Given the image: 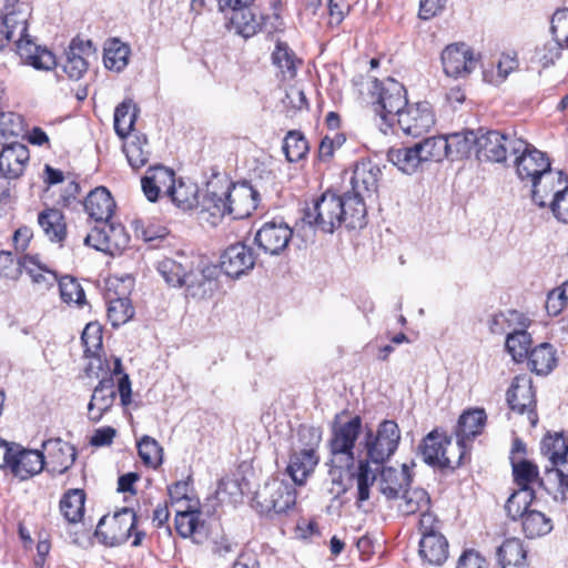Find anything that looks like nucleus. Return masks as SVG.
I'll return each instance as SVG.
<instances>
[{"instance_id":"nucleus-37","label":"nucleus","mask_w":568,"mask_h":568,"mask_svg":"<svg viewBox=\"0 0 568 568\" xmlns=\"http://www.w3.org/2000/svg\"><path fill=\"white\" fill-rule=\"evenodd\" d=\"M560 185L568 181L567 175L562 171L554 172L551 168L547 170V173H542L540 178L536 179V181L531 182V200L539 207H545L547 205L546 197L557 191L555 190V182Z\"/></svg>"},{"instance_id":"nucleus-4","label":"nucleus","mask_w":568,"mask_h":568,"mask_svg":"<svg viewBox=\"0 0 568 568\" xmlns=\"http://www.w3.org/2000/svg\"><path fill=\"white\" fill-rule=\"evenodd\" d=\"M362 432V418L354 416L348 422H334L328 442L331 463L335 468L354 465V447Z\"/></svg>"},{"instance_id":"nucleus-3","label":"nucleus","mask_w":568,"mask_h":568,"mask_svg":"<svg viewBox=\"0 0 568 568\" xmlns=\"http://www.w3.org/2000/svg\"><path fill=\"white\" fill-rule=\"evenodd\" d=\"M541 452L549 459L544 476H539L538 487L548 494H565L568 489V446L562 435L546 436L541 440Z\"/></svg>"},{"instance_id":"nucleus-17","label":"nucleus","mask_w":568,"mask_h":568,"mask_svg":"<svg viewBox=\"0 0 568 568\" xmlns=\"http://www.w3.org/2000/svg\"><path fill=\"white\" fill-rule=\"evenodd\" d=\"M229 215L235 220L248 217L257 207L258 192L247 182L235 183L224 190Z\"/></svg>"},{"instance_id":"nucleus-58","label":"nucleus","mask_w":568,"mask_h":568,"mask_svg":"<svg viewBox=\"0 0 568 568\" xmlns=\"http://www.w3.org/2000/svg\"><path fill=\"white\" fill-rule=\"evenodd\" d=\"M59 291L62 301L67 304H85V294L81 284L72 276H63L59 280Z\"/></svg>"},{"instance_id":"nucleus-35","label":"nucleus","mask_w":568,"mask_h":568,"mask_svg":"<svg viewBox=\"0 0 568 568\" xmlns=\"http://www.w3.org/2000/svg\"><path fill=\"white\" fill-rule=\"evenodd\" d=\"M317 463L318 457L315 449L312 447L304 448L291 456L287 473L295 484L302 485Z\"/></svg>"},{"instance_id":"nucleus-15","label":"nucleus","mask_w":568,"mask_h":568,"mask_svg":"<svg viewBox=\"0 0 568 568\" xmlns=\"http://www.w3.org/2000/svg\"><path fill=\"white\" fill-rule=\"evenodd\" d=\"M442 63L448 77L463 78L475 70L477 59L466 43H452L443 50Z\"/></svg>"},{"instance_id":"nucleus-49","label":"nucleus","mask_w":568,"mask_h":568,"mask_svg":"<svg viewBox=\"0 0 568 568\" xmlns=\"http://www.w3.org/2000/svg\"><path fill=\"white\" fill-rule=\"evenodd\" d=\"M416 145L423 162H440L449 156L448 142L444 135L424 139L422 142L416 143Z\"/></svg>"},{"instance_id":"nucleus-27","label":"nucleus","mask_w":568,"mask_h":568,"mask_svg":"<svg viewBox=\"0 0 568 568\" xmlns=\"http://www.w3.org/2000/svg\"><path fill=\"white\" fill-rule=\"evenodd\" d=\"M175 528L182 538H191L195 544H203L207 538L205 521L201 519L200 510L178 511Z\"/></svg>"},{"instance_id":"nucleus-54","label":"nucleus","mask_w":568,"mask_h":568,"mask_svg":"<svg viewBox=\"0 0 568 568\" xmlns=\"http://www.w3.org/2000/svg\"><path fill=\"white\" fill-rule=\"evenodd\" d=\"M429 504L430 497L428 493L423 488H414L404 491L399 510L404 515H413L417 511L428 510Z\"/></svg>"},{"instance_id":"nucleus-8","label":"nucleus","mask_w":568,"mask_h":568,"mask_svg":"<svg viewBox=\"0 0 568 568\" xmlns=\"http://www.w3.org/2000/svg\"><path fill=\"white\" fill-rule=\"evenodd\" d=\"M377 91V100L374 102V111L381 119L392 125L399 113L408 105L406 98V89L398 81L388 78L385 81H375Z\"/></svg>"},{"instance_id":"nucleus-18","label":"nucleus","mask_w":568,"mask_h":568,"mask_svg":"<svg viewBox=\"0 0 568 568\" xmlns=\"http://www.w3.org/2000/svg\"><path fill=\"white\" fill-rule=\"evenodd\" d=\"M45 465L44 455L37 449H26L18 444H12V450L7 469L20 479H28L39 474Z\"/></svg>"},{"instance_id":"nucleus-52","label":"nucleus","mask_w":568,"mask_h":568,"mask_svg":"<svg viewBox=\"0 0 568 568\" xmlns=\"http://www.w3.org/2000/svg\"><path fill=\"white\" fill-rule=\"evenodd\" d=\"M513 475L518 488H531L535 490L538 487V468L527 459H521L517 463L513 462Z\"/></svg>"},{"instance_id":"nucleus-64","label":"nucleus","mask_w":568,"mask_h":568,"mask_svg":"<svg viewBox=\"0 0 568 568\" xmlns=\"http://www.w3.org/2000/svg\"><path fill=\"white\" fill-rule=\"evenodd\" d=\"M22 132L21 119L13 113L0 118V143H9V138H18Z\"/></svg>"},{"instance_id":"nucleus-51","label":"nucleus","mask_w":568,"mask_h":568,"mask_svg":"<svg viewBox=\"0 0 568 568\" xmlns=\"http://www.w3.org/2000/svg\"><path fill=\"white\" fill-rule=\"evenodd\" d=\"M109 232H110V237H108L106 240H105V237H103L102 240H99L100 241L99 242L100 252H103V253H106L110 255H115V254L121 253L129 245V242H130V236L125 232L124 226L121 224L110 222Z\"/></svg>"},{"instance_id":"nucleus-20","label":"nucleus","mask_w":568,"mask_h":568,"mask_svg":"<svg viewBox=\"0 0 568 568\" xmlns=\"http://www.w3.org/2000/svg\"><path fill=\"white\" fill-rule=\"evenodd\" d=\"M94 53L91 40H83L75 37L71 40L65 50V60L62 64L63 71L71 80H79L88 71V58Z\"/></svg>"},{"instance_id":"nucleus-40","label":"nucleus","mask_w":568,"mask_h":568,"mask_svg":"<svg viewBox=\"0 0 568 568\" xmlns=\"http://www.w3.org/2000/svg\"><path fill=\"white\" fill-rule=\"evenodd\" d=\"M230 23L237 34L247 39L262 30L263 17H257L256 13L246 7L234 11L230 18Z\"/></svg>"},{"instance_id":"nucleus-24","label":"nucleus","mask_w":568,"mask_h":568,"mask_svg":"<svg viewBox=\"0 0 568 568\" xmlns=\"http://www.w3.org/2000/svg\"><path fill=\"white\" fill-rule=\"evenodd\" d=\"M116 397L114 379L103 377L93 389V394L88 405L90 420L97 423L112 407Z\"/></svg>"},{"instance_id":"nucleus-12","label":"nucleus","mask_w":568,"mask_h":568,"mask_svg":"<svg viewBox=\"0 0 568 568\" xmlns=\"http://www.w3.org/2000/svg\"><path fill=\"white\" fill-rule=\"evenodd\" d=\"M447 446H450V437L438 429H434L423 439L419 445V453L423 460L429 466L440 469H455L458 467V459L445 455V453H448Z\"/></svg>"},{"instance_id":"nucleus-25","label":"nucleus","mask_w":568,"mask_h":568,"mask_svg":"<svg viewBox=\"0 0 568 568\" xmlns=\"http://www.w3.org/2000/svg\"><path fill=\"white\" fill-rule=\"evenodd\" d=\"M173 179L174 172L163 165L149 168L141 179V186L145 197L150 202H156L162 189H166L169 194Z\"/></svg>"},{"instance_id":"nucleus-28","label":"nucleus","mask_w":568,"mask_h":568,"mask_svg":"<svg viewBox=\"0 0 568 568\" xmlns=\"http://www.w3.org/2000/svg\"><path fill=\"white\" fill-rule=\"evenodd\" d=\"M412 477L407 465L400 469L383 467L379 478V491L387 499H396L402 490L410 484Z\"/></svg>"},{"instance_id":"nucleus-33","label":"nucleus","mask_w":568,"mask_h":568,"mask_svg":"<svg viewBox=\"0 0 568 568\" xmlns=\"http://www.w3.org/2000/svg\"><path fill=\"white\" fill-rule=\"evenodd\" d=\"M351 479L356 484V507L365 509V504L371 497V488L376 481V474L368 459L358 460L356 469L351 474Z\"/></svg>"},{"instance_id":"nucleus-45","label":"nucleus","mask_w":568,"mask_h":568,"mask_svg":"<svg viewBox=\"0 0 568 568\" xmlns=\"http://www.w3.org/2000/svg\"><path fill=\"white\" fill-rule=\"evenodd\" d=\"M535 499V490L531 488H517L508 497L505 504L507 516L511 520H518L531 510L530 506Z\"/></svg>"},{"instance_id":"nucleus-6","label":"nucleus","mask_w":568,"mask_h":568,"mask_svg":"<svg viewBox=\"0 0 568 568\" xmlns=\"http://www.w3.org/2000/svg\"><path fill=\"white\" fill-rule=\"evenodd\" d=\"M400 439V430L395 420L385 419L376 433L368 429L364 437V447L368 460L383 464L397 450Z\"/></svg>"},{"instance_id":"nucleus-21","label":"nucleus","mask_w":568,"mask_h":568,"mask_svg":"<svg viewBox=\"0 0 568 568\" xmlns=\"http://www.w3.org/2000/svg\"><path fill=\"white\" fill-rule=\"evenodd\" d=\"M253 250L244 243L229 246L221 257V268L230 277H240L255 265Z\"/></svg>"},{"instance_id":"nucleus-7","label":"nucleus","mask_w":568,"mask_h":568,"mask_svg":"<svg viewBox=\"0 0 568 568\" xmlns=\"http://www.w3.org/2000/svg\"><path fill=\"white\" fill-rule=\"evenodd\" d=\"M220 275V267L217 265L209 263L202 257L193 260V266H191L185 276V288L186 296L194 300H207L211 298L214 292L217 290V277Z\"/></svg>"},{"instance_id":"nucleus-14","label":"nucleus","mask_w":568,"mask_h":568,"mask_svg":"<svg viewBox=\"0 0 568 568\" xmlns=\"http://www.w3.org/2000/svg\"><path fill=\"white\" fill-rule=\"evenodd\" d=\"M293 231L283 221L265 222L255 233L254 242L268 255H280L292 240Z\"/></svg>"},{"instance_id":"nucleus-61","label":"nucleus","mask_w":568,"mask_h":568,"mask_svg":"<svg viewBox=\"0 0 568 568\" xmlns=\"http://www.w3.org/2000/svg\"><path fill=\"white\" fill-rule=\"evenodd\" d=\"M526 321L527 318L517 311L498 313L494 314L489 320V329L493 334H503L506 332L505 323H508V328H510L513 322H517L519 326H526Z\"/></svg>"},{"instance_id":"nucleus-9","label":"nucleus","mask_w":568,"mask_h":568,"mask_svg":"<svg viewBox=\"0 0 568 568\" xmlns=\"http://www.w3.org/2000/svg\"><path fill=\"white\" fill-rule=\"evenodd\" d=\"M136 525L133 509L124 507L109 518L103 516L97 526L95 536L105 545L115 547L126 542Z\"/></svg>"},{"instance_id":"nucleus-1","label":"nucleus","mask_w":568,"mask_h":568,"mask_svg":"<svg viewBox=\"0 0 568 568\" xmlns=\"http://www.w3.org/2000/svg\"><path fill=\"white\" fill-rule=\"evenodd\" d=\"M366 213L365 202L359 197L327 191L304 210L303 222L324 233H333L342 223L348 229H362Z\"/></svg>"},{"instance_id":"nucleus-55","label":"nucleus","mask_w":568,"mask_h":568,"mask_svg":"<svg viewBox=\"0 0 568 568\" xmlns=\"http://www.w3.org/2000/svg\"><path fill=\"white\" fill-rule=\"evenodd\" d=\"M134 315V307L126 297L110 298L108 302V318L113 327L125 324Z\"/></svg>"},{"instance_id":"nucleus-38","label":"nucleus","mask_w":568,"mask_h":568,"mask_svg":"<svg viewBox=\"0 0 568 568\" xmlns=\"http://www.w3.org/2000/svg\"><path fill=\"white\" fill-rule=\"evenodd\" d=\"M479 130H466L446 136L448 154L457 159L468 158L473 152L477 155Z\"/></svg>"},{"instance_id":"nucleus-47","label":"nucleus","mask_w":568,"mask_h":568,"mask_svg":"<svg viewBox=\"0 0 568 568\" xmlns=\"http://www.w3.org/2000/svg\"><path fill=\"white\" fill-rule=\"evenodd\" d=\"M526 326H520L519 328H514L513 332L507 334L506 338V349L511 355L515 362H523L526 357L529 356V348L531 344V337L525 329Z\"/></svg>"},{"instance_id":"nucleus-29","label":"nucleus","mask_w":568,"mask_h":568,"mask_svg":"<svg viewBox=\"0 0 568 568\" xmlns=\"http://www.w3.org/2000/svg\"><path fill=\"white\" fill-rule=\"evenodd\" d=\"M197 206H200V219L212 226L217 225L223 216L229 214L224 190L217 192L209 189Z\"/></svg>"},{"instance_id":"nucleus-11","label":"nucleus","mask_w":568,"mask_h":568,"mask_svg":"<svg viewBox=\"0 0 568 568\" xmlns=\"http://www.w3.org/2000/svg\"><path fill=\"white\" fill-rule=\"evenodd\" d=\"M521 141L515 133L485 131L479 129L477 159L490 163H505L514 154L515 142Z\"/></svg>"},{"instance_id":"nucleus-50","label":"nucleus","mask_w":568,"mask_h":568,"mask_svg":"<svg viewBox=\"0 0 568 568\" xmlns=\"http://www.w3.org/2000/svg\"><path fill=\"white\" fill-rule=\"evenodd\" d=\"M20 266L36 284L49 287L58 281L57 274L43 267L33 256H23Z\"/></svg>"},{"instance_id":"nucleus-22","label":"nucleus","mask_w":568,"mask_h":568,"mask_svg":"<svg viewBox=\"0 0 568 568\" xmlns=\"http://www.w3.org/2000/svg\"><path fill=\"white\" fill-rule=\"evenodd\" d=\"M48 454L45 465L52 474H64L74 463L77 457L75 448L61 438H50L42 445Z\"/></svg>"},{"instance_id":"nucleus-16","label":"nucleus","mask_w":568,"mask_h":568,"mask_svg":"<svg viewBox=\"0 0 568 568\" xmlns=\"http://www.w3.org/2000/svg\"><path fill=\"white\" fill-rule=\"evenodd\" d=\"M397 122L405 134L417 138L433 128L435 115L432 105L424 101L407 105L399 113Z\"/></svg>"},{"instance_id":"nucleus-46","label":"nucleus","mask_w":568,"mask_h":568,"mask_svg":"<svg viewBox=\"0 0 568 568\" xmlns=\"http://www.w3.org/2000/svg\"><path fill=\"white\" fill-rule=\"evenodd\" d=\"M387 159L406 174L414 173L420 163H423L417 145L399 149H390Z\"/></svg>"},{"instance_id":"nucleus-2","label":"nucleus","mask_w":568,"mask_h":568,"mask_svg":"<svg viewBox=\"0 0 568 568\" xmlns=\"http://www.w3.org/2000/svg\"><path fill=\"white\" fill-rule=\"evenodd\" d=\"M18 2L19 0H7V13L3 18L6 39L13 40L20 57L26 59L33 68L51 70L57 64L55 57L48 49L41 48L33 42L28 33L27 14L13 9Z\"/></svg>"},{"instance_id":"nucleus-57","label":"nucleus","mask_w":568,"mask_h":568,"mask_svg":"<svg viewBox=\"0 0 568 568\" xmlns=\"http://www.w3.org/2000/svg\"><path fill=\"white\" fill-rule=\"evenodd\" d=\"M130 49L118 40L104 49V65L110 70L121 71L128 64Z\"/></svg>"},{"instance_id":"nucleus-39","label":"nucleus","mask_w":568,"mask_h":568,"mask_svg":"<svg viewBox=\"0 0 568 568\" xmlns=\"http://www.w3.org/2000/svg\"><path fill=\"white\" fill-rule=\"evenodd\" d=\"M172 202L183 211H189L199 205V187L191 181L179 180L173 182L168 194Z\"/></svg>"},{"instance_id":"nucleus-60","label":"nucleus","mask_w":568,"mask_h":568,"mask_svg":"<svg viewBox=\"0 0 568 568\" xmlns=\"http://www.w3.org/2000/svg\"><path fill=\"white\" fill-rule=\"evenodd\" d=\"M102 334L103 332L100 324H87L81 335L85 357L102 351Z\"/></svg>"},{"instance_id":"nucleus-62","label":"nucleus","mask_w":568,"mask_h":568,"mask_svg":"<svg viewBox=\"0 0 568 568\" xmlns=\"http://www.w3.org/2000/svg\"><path fill=\"white\" fill-rule=\"evenodd\" d=\"M552 38L568 49V8L557 10L550 21Z\"/></svg>"},{"instance_id":"nucleus-41","label":"nucleus","mask_w":568,"mask_h":568,"mask_svg":"<svg viewBox=\"0 0 568 568\" xmlns=\"http://www.w3.org/2000/svg\"><path fill=\"white\" fill-rule=\"evenodd\" d=\"M556 351L549 343H541L532 348L528 356V365L538 375H547L556 366Z\"/></svg>"},{"instance_id":"nucleus-10","label":"nucleus","mask_w":568,"mask_h":568,"mask_svg":"<svg viewBox=\"0 0 568 568\" xmlns=\"http://www.w3.org/2000/svg\"><path fill=\"white\" fill-rule=\"evenodd\" d=\"M513 155H515L514 165L517 175L521 181L531 183L551 168L547 154L524 139L515 142Z\"/></svg>"},{"instance_id":"nucleus-59","label":"nucleus","mask_w":568,"mask_h":568,"mask_svg":"<svg viewBox=\"0 0 568 568\" xmlns=\"http://www.w3.org/2000/svg\"><path fill=\"white\" fill-rule=\"evenodd\" d=\"M138 452L145 465L156 468L162 464L163 449L154 438L143 436L138 443Z\"/></svg>"},{"instance_id":"nucleus-31","label":"nucleus","mask_w":568,"mask_h":568,"mask_svg":"<svg viewBox=\"0 0 568 568\" xmlns=\"http://www.w3.org/2000/svg\"><path fill=\"white\" fill-rule=\"evenodd\" d=\"M500 568H527V550L519 538L506 539L496 551Z\"/></svg>"},{"instance_id":"nucleus-43","label":"nucleus","mask_w":568,"mask_h":568,"mask_svg":"<svg viewBox=\"0 0 568 568\" xmlns=\"http://www.w3.org/2000/svg\"><path fill=\"white\" fill-rule=\"evenodd\" d=\"M139 108L131 99L124 100L114 111V130L121 138H126L132 131L138 118Z\"/></svg>"},{"instance_id":"nucleus-23","label":"nucleus","mask_w":568,"mask_h":568,"mask_svg":"<svg viewBox=\"0 0 568 568\" xmlns=\"http://www.w3.org/2000/svg\"><path fill=\"white\" fill-rule=\"evenodd\" d=\"M0 172L9 178H19L29 161L28 148L17 141L1 142Z\"/></svg>"},{"instance_id":"nucleus-34","label":"nucleus","mask_w":568,"mask_h":568,"mask_svg":"<svg viewBox=\"0 0 568 568\" xmlns=\"http://www.w3.org/2000/svg\"><path fill=\"white\" fill-rule=\"evenodd\" d=\"M419 554L429 565L440 566L448 558V541L442 534H426L419 541Z\"/></svg>"},{"instance_id":"nucleus-56","label":"nucleus","mask_w":568,"mask_h":568,"mask_svg":"<svg viewBox=\"0 0 568 568\" xmlns=\"http://www.w3.org/2000/svg\"><path fill=\"white\" fill-rule=\"evenodd\" d=\"M308 151V143L304 135L297 131H290L283 141V152L288 162L302 160Z\"/></svg>"},{"instance_id":"nucleus-63","label":"nucleus","mask_w":568,"mask_h":568,"mask_svg":"<svg viewBox=\"0 0 568 568\" xmlns=\"http://www.w3.org/2000/svg\"><path fill=\"white\" fill-rule=\"evenodd\" d=\"M143 143H146L145 138H135V140L124 145L128 162L133 169H140L149 160V153L143 150Z\"/></svg>"},{"instance_id":"nucleus-36","label":"nucleus","mask_w":568,"mask_h":568,"mask_svg":"<svg viewBox=\"0 0 568 568\" xmlns=\"http://www.w3.org/2000/svg\"><path fill=\"white\" fill-rule=\"evenodd\" d=\"M38 224L49 241L61 243L67 236V224L62 212L58 209H47L39 213Z\"/></svg>"},{"instance_id":"nucleus-26","label":"nucleus","mask_w":568,"mask_h":568,"mask_svg":"<svg viewBox=\"0 0 568 568\" xmlns=\"http://www.w3.org/2000/svg\"><path fill=\"white\" fill-rule=\"evenodd\" d=\"M85 212L98 222H109L115 209V202L104 186L91 191L84 201Z\"/></svg>"},{"instance_id":"nucleus-42","label":"nucleus","mask_w":568,"mask_h":568,"mask_svg":"<svg viewBox=\"0 0 568 568\" xmlns=\"http://www.w3.org/2000/svg\"><path fill=\"white\" fill-rule=\"evenodd\" d=\"M520 520L525 536L530 539L545 536L554 528L551 518L536 509L526 513Z\"/></svg>"},{"instance_id":"nucleus-32","label":"nucleus","mask_w":568,"mask_h":568,"mask_svg":"<svg viewBox=\"0 0 568 568\" xmlns=\"http://www.w3.org/2000/svg\"><path fill=\"white\" fill-rule=\"evenodd\" d=\"M486 413L481 408H475L464 412L457 422L455 435L459 443L473 440L481 434L486 424Z\"/></svg>"},{"instance_id":"nucleus-19","label":"nucleus","mask_w":568,"mask_h":568,"mask_svg":"<svg viewBox=\"0 0 568 568\" xmlns=\"http://www.w3.org/2000/svg\"><path fill=\"white\" fill-rule=\"evenodd\" d=\"M381 174L379 166L373 161H357L351 178L352 192H346L347 196H357L364 202L365 195H371L377 191Z\"/></svg>"},{"instance_id":"nucleus-30","label":"nucleus","mask_w":568,"mask_h":568,"mask_svg":"<svg viewBox=\"0 0 568 568\" xmlns=\"http://www.w3.org/2000/svg\"><path fill=\"white\" fill-rule=\"evenodd\" d=\"M193 260L183 254L178 258H164L158 263L156 270L170 286L182 287Z\"/></svg>"},{"instance_id":"nucleus-53","label":"nucleus","mask_w":568,"mask_h":568,"mask_svg":"<svg viewBox=\"0 0 568 568\" xmlns=\"http://www.w3.org/2000/svg\"><path fill=\"white\" fill-rule=\"evenodd\" d=\"M564 48L566 47L551 38L536 47L531 62L539 64L542 69L554 65L560 58Z\"/></svg>"},{"instance_id":"nucleus-5","label":"nucleus","mask_w":568,"mask_h":568,"mask_svg":"<svg viewBox=\"0 0 568 568\" xmlns=\"http://www.w3.org/2000/svg\"><path fill=\"white\" fill-rule=\"evenodd\" d=\"M254 506L263 515H281L295 506L296 491L294 485L280 478H272L256 491Z\"/></svg>"},{"instance_id":"nucleus-13","label":"nucleus","mask_w":568,"mask_h":568,"mask_svg":"<svg viewBox=\"0 0 568 568\" xmlns=\"http://www.w3.org/2000/svg\"><path fill=\"white\" fill-rule=\"evenodd\" d=\"M507 403L511 410L518 414L527 413L530 424L536 426L538 422L535 410L536 393L529 376L519 375L514 378L507 392Z\"/></svg>"},{"instance_id":"nucleus-44","label":"nucleus","mask_w":568,"mask_h":568,"mask_svg":"<svg viewBox=\"0 0 568 568\" xmlns=\"http://www.w3.org/2000/svg\"><path fill=\"white\" fill-rule=\"evenodd\" d=\"M85 494L82 489H69L60 500L63 517L72 524L79 523L84 515Z\"/></svg>"},{"instance_id":"nucleus-48","label":"nucleus","mask_w":568,"mask_h":568,"mask_svg":"<svg viewBox=\"0 0 568 568\" xmlns=\"http://www.w3.org/2000/svg\"><path fill=\"white\" fill-rule=\"evenodd\" d=\"M273 63L280 69L284 79H293L297 72V63L301 61L296 58L294 51L285 42H277L272 53Z\"/></svg>"}]
</instances>
